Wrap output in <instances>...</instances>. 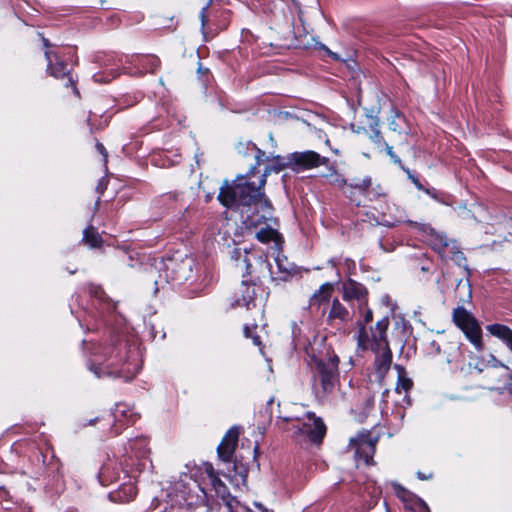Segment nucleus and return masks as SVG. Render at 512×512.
I'll use <instances>...</instances> for the list:
<instances>
[{
    "mask_svg": "<svg viewBox=\"0 0 512 512\" xmlns=\"http://www.w3.org/2000/svg\"><path fill=\"white\" fill-rule=\"evenodd\" d=\"M275 165L264 164L257 157L256 167L245 175H239L232 184L225 182L220 189L218 199L226 207L237 206L246 228H257L263 222L272 220V208L263 193L266 177L271 171L279 172L284 164L280 159Z\"/></svg>",
    "mask_w": 512,
    "mask_h": 512,
    "instance_id": "f257e3e1",
    "label": "nucleus"
},
{
    "mask_svg": "<svg viewBox=\"0 0 512 512\" xmlns=\"http://www.w3.org/2000/svg\"><path fill=\"white\" fill-rule=\"evenodd\" d=\"M296 410H304L303 407L295 406ZM286 421L291 422L292 429L295 433L305 439L314 443H318L324 437L326 428L321 419L317 418L313 413L302 411V413H295L286 418Z\"/></svg>",
    "mask_w": 512,
    "mask_h": 512,
    "instance_id": "f03ea898",
    "label": "nucleus"
},
{
    "mask_svg": "<svg viewBox=\"0 0 512 512\" xmlns=\"http://www.w3.org/2000/svg\"><path fill=\"white\" fill-rule=\"evenodd\" d=\"M389 326L387 318L379 320L374 329L371 331V336L366 335L363 329L359 334V344L364 349H371L374 352L390 350L387 339L386 331Z\"/></svg>",
    "mask_w": 512,
    "mask_h": 512,
    "instance_id": "7ed1b4c3",
    "label": "nucleus"
},
{
    "mask_svg": "<svg viewBox=\"0 0 512 512\" xmlns=\"http://www.w3.org/2000/svg\"><path fill=\"white\" fill-rule=\"evenodd\" d=\"M453 318L475 348L482 349L481 328L472 315L463 308H457L453 313Z\"/></svg>",
    "mask_w": 512,
    "mask_h": 512,
    "instance_id": "20e7f679",
    "label": "nucleus"
},
{
    "mask_svg": "<svg viewBox=\"0 0 512 512\" xmlns=\"http://www.w3.org/2000/svg\"><path fill=\"white\" fill-rule=\"evenodd\" d=\"M376 442L377 438L363 431L351 438L349 446L354 451L356 459L363 460L368 465L372 463Z\"/></svg>",
    "mask_w": 512,
    "mask_h": 512,
    "instance_id": "39448f33",
    "label": "nucleus"
},
{
    "mask_svg": "<svg viewBox=\"0 0 512 512\" xmlns=\"http://www.w3.org/2000/svg\"><path fill=\"white\" fill-rule=\"evenodd\" d=\"M318 380L324 394H330L338 384V358L330 357L318 363Z\"/></svg>",
    "mask_w": 512,
    "mask_h": 512,
    "instance_id": "423d86ee",
    "label": "nucleus"
},
{
    "mask_svg": "<svg viewBox=\"0 0 512 512\" xmlns=\"http://www.w3.org/2000/svg\"><path fill=\"white\" fill-rule=\"evenodd\" d=\"M238 437L239 432L236 428H231L230 430H228L225 436L223 437L217 449L219 457L223 461L228 462L231 460L238 442Z\"/></svg>",
    "mask_w": 512,
    "mask_h": 512,
    "instance_id": "0eeeda50",
    "label": "nucleus"
},
{
    "mask_svg": "<svg viewBox=\"0 0 512 512\" xmlns=\"http://www.w3.org/2000/svg\"><path fill=\"white\" fill-rule=\"evenodd\" d=\"M291 161L300 167L310 169L325 163L319 154L314 151L296 152L291 155Z\"/></svg>",
    "mask_w": 512,
    "mask_h": 512,
    "instance_id": "6e6552de",
    "label": "nucleus"
},
{
    "mask_svg": "<svg viewBox=\"0 0 512 512\" xmlns=\"http://www.w3.org/2000/svg\"><path fill=\"white\" fill-rule=\"evenodd\" d=\"M365 288L356 282L349 281L343 286V298L347 301L358 300L360 302V309L365 305Z\"/></svg>",
    "mask_w": 512,
    "mask_h": 512,
    "instance_id": "1a4fd4ad",
    "label": "nucleus"
},
{
    "mask_svg": "<svg viewBox=\"0 0 512 512\" xmlns=\"http://www.w3.org/2000/svg\"><path fill=\"white\" fill-rule=\"evenodd\" d=\"M392 485H393L396 495L407 506H408V503L411 502V504H413L415 508L419 509L420 512H429L426 503L422 499L413 496L411 493H409L405 488H403L399 484L393 483Z\"/></svg>",
    "mask_w": 512,
    "mask_h": 512,
    "instance_id": "9d476101",
    "label": "nucleus"
},
{
    "mask_svg": "<svg viewBox=\"0 0 512 512\" xmlns=\"http://www.w3.org/2000/svg\"><path fill=\"white\" fill-rule=\"evenodd\" d=\"M256 238L262 243L273 242L276 250L281 249L282 240L280 234L274 227L268 224L260 228L256 233Z\"/></svg>",
    "mask_w": 512,
    "mask_h": 512,
    "instance_id": "9b49d317",
    "label": "nucleus"
},
{
    "mask_svg": "<svg viewBox=\"0 0 512 512\" xmlns=\"http://www.w3.org/2000/svg\"><path fill=\"white\" fill-rule=\"evenodd\" d=\"M348 315V310L338 299H334L327 315V322L329 324H334L336 320L344 322L348 318Z\"/></svg>",
    "mask_w": 512,
    "mask_h": 512,
    "instance_id": "f8f14e48",
    "label": "nucleus"
},
{
    "mask_svg": "<svg viewBox=\"0 0 512 512\" xmlns=\"http://www.w3.org/2000/svg\"><path fill=\"white\" fill-rule=\"evenodd\" d=\"M487 330L493 336L503 340L512 350V330L501 324H492L487 326Z\"/></svg>",
    "mask_w": 512,
    "mask_h": 512,
    "instance_id": "ddd939ff",
    "label": "nucleus"
},
{
    "mask_svg": "<svg viewBox=\"0 0 512 512\" xmlns=\"http://www.w3.org/2000/svg\"><path fill=\"white\" fill-rule=\"evenodd\" d=\"M377 353L378 356L375 361L376 374L378 375L379 379H382L391 365V351L386 350Z\"/></svg>",
    "mask_w": 512,
    "mask_h": 512,
    "instance_id": "4468645a",
    "label": "nucleus"
},
{
    "mask_svg": "<svg viewBox=\"0 0 512 512\" xmlns=\"http://www.w3.org/2000/svg\"><path fill=\"white\" fill-rule=\"evenodd\" d=\"M46 58L49 62L48 69L50 74L56 78H60L66 75L65 65L62 62H58L57 57L50 54L49 52L45 53Z\"/></svg>",
    "mask_w": 512,
    "mask_h": 512,
    "instance_id": "2eb2a0df",
    "label": "nucleus"
},
{
    "mask_svg": "<svg viewBox=\"0 0 512 512\" xmlns=\"http://www.w3.org/2000/svg\"><path fill=\"white\" fill-rule=\"evenodd\" d=\"M397 369V373H398V379H397V383H396V391L398 393H401V392H408L411 387H412V381L411 379L407 376L406 372L404 371L403 368H401L400 366H397L396 367Z\"/></svg>",
    "mask_w": 512,
    "mask_h": 512,
    "instance_id": "dca6fc26",
    "label": "nucleus"
},
{
    "mask_svg": "<svg viewBox=\"0 0 512 512\" xmlns=\"http://www.w3.org/2000/svg\"><path fill=\"white\" fill-rule=\"evenodd\" d=\"M333 285L331 283H324L320 286V288L314 293L313 299L319 303L327 301L332 294Z\"/></svg>",
    "mask_w": 512,
    "mask_h": 512,
    "instance_id": "f3484780",
    "label": "nucleus"
},
{
    "mask_svg": "<svg viewBox=\"0 0 512 512\" xmlns=\"http://www.w3.org/2000/svg\"><path fill=\"white\" fill-rule=\"evenodd\" d=\"M241 292L243 294V297H242L241 300H239V299L237 300V304L238 305H244L247 308H249L250 303L253 300V295H254V292H255V287L253 285L243 284L241 286Z\"/></svg>",
    "mask_w": 512,
    "mask_h": 512,
    "instance_id": "a211bd4d",
    "label": "nucleus"
},
{
    "mask_svg": "<svg viewBox=\"0 0 512 512\" xmlns=\"http://www.w3.org/2000/svg\"><path fill=\"white\" fill-rule=\"evenodd\" d=\"M430 244L438 252H442L448 246V239L445 235L433 232L430 238Z\"/></svg>",
    "mask_w": 512,
    "mask_h": 512,
    "instance_id": "6ab92c4d",
    "label": "nucleus"
},
{
    "mask_svg": "<svg viewBox=\"0 0 512 512\" xmlns=\"http://www.w3.org/2000/svg\"><path fill=\"white\" fill-rule=\"evenodd\" d=\"M235 474L234 475H227V478L229 479L230 483L237 487L241 488L242 486L246 485V472L242 469L240 471H237L236 466H234Z\"/></svg>",
    "mask_w": 512,
    "mask_h": 512,
    "instance_id": "aec40b11",
    "label": "nucleus"
},
{
    "mask_svg": "<svg viewBox=\"0 0 512 512\" xmlns=\"http://www.w3.org/2000/svg\"><path fill=\"white\" fill-rule=\"evenodd\" d=\"M211 484L216 491V493L225 501H227V504L231 506V502L227 499L229 496L227 493V489L225 484L217 477L213 480H211Z\"/></svg>",
    "mask_w": 512,
    "mask_h": 512,
    "instance_id": "412c9836",
    "label": "nucleus"
},
{
    "mask_svg": "<svg viewBox=\"0 0 512 512\" xmlns=\"http://www.w3.org/2000/svg\"><path fill=\"white\" fill-rule=\"evenodd\" d=\"M84 241L90 247H97L100 244V237L93 228H88L84 231Z\"/></svg>",
    "mask_w": 512,
    "mask_h": 512,
    "instance_id": "4be33fe9",
    "label": "nucleus"
},
{
    "mask_svg": "<svg viewBox=\"0 0 512 512\" xmlns=\"http://www.w3.org/2000/svg\"><path fill=\"white\" fill-rule=\"evenodd\" d=\"M276 264L279 270L285 274H290V268L287 266L286 259H281L279 256L276 258Z\"/></svg>",
    "mask_w": 512,
    "mask_h": 512,
    "instance_id": "5701e85b",
    "label": "nucleus"
},
{
    "mask_svg": "<svg viewBox=\"0 0 512 512\" xmlns=\"http://www.w3.org/2000/svg\"><path fill=\"white\" fill-rule=\"evenodd\" d=\"M244 334L247 338H252L254 345L259 346L261 344L259 337L257 335H253L251 328L245 327Z\"/></svg>",
    "mask_w": 512,
    "mask_h": 512,
    "instance_id": "b1692460",
    "label": "nucleus"
},
{
    "mask_svg": "<svg viewBox=\"0 0 512 512\" xmlns=\"http://www.w3.org/2000/svg\"><path fill=\"white\" fill-rule=\"evenodd\" d=\"M331 183L335 186L341 187L345 184V180L339 174L331 175Z\"/></svg>",
    "mask_w": 512,
    "mask_h": 512,
    "instance_id": "393cba45",
    "label": "nucleus"
},
{
    "mask_svg": "<svg viewBox=\"0 0 512 512\" xmlns=\"http://www.w3.org/2000/svg\"><path fill=\"white\" fill-rule=\"evenodd\" d=\"M204 469H205V472H206V474L208 475V477H209L210 481H211V480H213V479H215V478H217V475H216V473H215V471H214V469H213L212 465H210V464H206V465H205V467H204Z\"/></svg>",
    "mask_w": 512,
    "mask_h": 512,
    "instance_id": "a878e982",
    "label": "nucleus"
},
{
    "mask_svg": "<svg viewBox=\"0 0 512 512\" xmlns=\"http://www.w3.org/2000/svg\"><path fill=\"white\" fill-rule=\"evenodd\" d=\"M319 47L320 49L324 50L328 55L332 56L335 59H338V56L332 51H330L325 45L319 44Z\"/></svg>",
    "mask_w": 512,
    "mask_h": 512,
    "instance_id": "bb28decb",
    "label": "nucleus"
},
{
    "mask_svg": "<svg viewBox=\"0 0 512 512\" xmlns=\"http://www.w3.org/2000/svg\"><path fill=\"white\" fill-rule=\"evenodd\" d=\"M97 149L104 156V158L106 159L107 153L105 151L104 146L101 143H97Z\"/></svg>",
    "mask_w": 512,
    "mask_h": 512,
    "instance_id": "cd10ccee",
    "label": "nucleus"
},
{
    "mask_svg": "<svg viewBox=\"0 0 512 512\" xmlns=\"http://www.w3.org/2000/svg\"><path fill=\"white\" fill-rule=\"evenodd\" d=\"M387 153L395 162L399 161V159L394 155L392 147H390V146L387 147Z\"/></svg>",
    "mask_w": 512,
    "mask_h": 512,
    "instance_id": "c85d7f7f",
    "label": "nucleus"
},
{
    "mask_svg": "<svg viewBox=\"0 0 512 512\" xmlns=\"http://www.w3.org/2000/svg\"><path fill=\"white\" fill-rule=\"evenodd\" d=\"M164 283H167V279L160 278L159 280L155 281L156 290L159 288V286H163Z\"/></svg>",
    "mask_w": 512,
    "mask_h": 512,
    "instance_id": "c756f323",
    "label": "nucleus"
},
{
    "mask_svg": "<svg viewBox=\"0 0 512 512\" xmlns=\"http://www.w3.org/2000/svg\"><path fill=\"white\" fill-rule=\"evenodd\" d=\"M365 322H369L372 319V312L370 310H367L364 315Z\"/></svg>",
    "mask_w": 512,
    "mask_h": 512,
    "instance_id": "7c9ffc66",
    "label": "nucleus"
},
{
    "mask_svg": "<svg viewBox=\"0 0 512 512\" xmlns=\"http://www.w3.org/2000/svg\"><path fill=\"white\" fill-rule=\"evenodd\" d=\"M418 477L421 479V480H428L430 479L431 475H425V474H422L421 472H418Z\"/></svg>",
    "mask_w": 512,
    "mask_h": 512,
    "instance_id": "2f4dec72",
    "label": "nucleus"
},
{
    "mask_svg": "<svg viewBox=\"0 0 512 512\" xmlns=\"http://www.w3.org/2000/svg\"><path fill=\"white\" fill-rule=\"evenodd\" d=\"M413 180V183L415 184V186L418 188V189H422V186L421 184L419 183V181L415 178H412Z\"/></svg>",
    "mask_w": 512,
    "mask_h": 512,
    "instance_id": "473e14b6",
    "label": "nucleus"
},
{
    "mask_svg": "<svg viewBox=\"0 0 512 512\" xmlns=\"http://www.w3.org/2000/svg\"><path fill=\"white\" fill-rule=\"evenodd\" d=\"M238 266H239L241 269H244V268H247V267H248V264H246V261L244 260L243 262H239V263H238Z\"/></svg>",
    "mask_w": 512,
    "mask_h": 512,
    "instance_id": "72a5a7b5",
    "label": "nucleus"
},
{
    "mask_svg": "<svg viewBox=\"0 0 512 512\" xmlns=\"http://www.w3.org/2000/svg\"><path fill=\"white\" fill-rule=\"evenodd\" d=\"M362 186L364 189L367 188L368 186H370V180H364Z\"/></svg>",
    "mask_w": 512,
    "mask_h": 512,
    "instance_id": "f704fd0d",
    "label": "nucleus"
},
{
    "mask_svg": "<svg viewBox=\"0 0 512 512\" xmlns=\"http://www.w3.org/2000/svg\"><path fill=\"white\" fill-rule=\"evenodd\" d=\"M257 507L260 509L261 512H270L267 509L263 508L261 504H257Z\"/></svg>",
    "mask_w": 512,
    "mask_h": 512,
    "instance_id": "c9c22d12",
    "label": "nucleus"
},
{
    "mask_svg": "<svg viewBox=\"0 0 512 512\" xmlns=\"http://www.w3.org/2000/svg\"><path fill=\"white\" fill-rule=\"evenodd\" d=\"M184 277L182 276H179V275H175L174 277H172L173 280H181L183 279Z\"/></svg>",
    "mask_w": 512,
    "mask_h": 512,
    "instance_id": "e433bc0d",
    "label": "nucleus"
}]
</instances>
